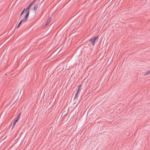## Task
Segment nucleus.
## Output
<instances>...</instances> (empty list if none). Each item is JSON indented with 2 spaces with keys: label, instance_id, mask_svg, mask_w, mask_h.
<instances>
[{
  "label": "nucleus",
  "instance_id": "14",
  "mask_svg": "<svg viewBox=\"0 0 150 150\" xmlns=\"http://www.w3.org/2000/svg\"><path fill=\"white\" fill-rule=\"evenodd\" d=\"M20 25H19L18 24V25L17 27V28H18L19 26Z\"/></svg>",
  "mask_w": 150,
  "mask_h": 150
},
{
  "label": "nucleus",
  "instance_id": "4",
  "mask_svg": "<svg viewBox=\"0 0 150 150\" xmlns=\"http://www.w3.org/2000/svg\"><path fill=\"white\" fill-rule=\"evenodd\" d=\"M38 7V4H35L34 6V9H33L34 10L35 12L36 11V10Z\"/></svg>",
  "mask_w": 150,
  "mask_h": 150
},
{
  "label": "nucleus",
  "instance_id": "9",
  "mask_svg": "<svg viewBox=\"0 0 150 150\" xmlns=\"http://www.w3.org/2000/svg\"><path fill=\"white\" fill-rule=\"evenodd\" d=\"M150 74V71H147L145 74V76L148 75L149 74Z\"/></svg>",
  "mask_w": 150,
  "mask_h": 150
},
{
  "label": "nucleus",
  "instance_id": "13",
  "mask_svg": "<svg viewBox=\"0 0 150 150\" xmlns=\"http://www.w3.org/2000/svg\"><path fill=\"white\" fill-rule=\"evenodd\" d=\"M20 114H19V115L18 116V117H17V119L18 120V118H19V116H20Z\"/></svg>",
  "mask_w": 150,
  "mask_h": 150
},
{
  "label": "nucleus",
  "instance_id": "10",
  "mask_svg": "<svg viewBox=\"0 0 150 150\" xmlns=\"http://www.w3.org/2000/svg\"><path fill=\"white\" fill-rule=\"evenodd\" d=\"M25 8H24V9L23 10V11L21 12V14H20V16H19V18H20L21 17V15L23 14L24 11L25 10Z\"/></svg>",
  "mask_w": 150,
  "mask_h": 150
},
{
  "label": "nucleus",
  "instance_id": "2",
  "mask_svg": "<svg viewBox=\"0 0 150 150\" xmlns=\"http://www.w3.org/2000/svg\"><path fill=\"white\" fill-rule=\"evenodd\" d=\"M27 11L26 15L24 18L25 21H27V18L29 14V10H28V11Z\"/></svg>",
  "mask_w": 150,
  "mask_h": 150
},
{
  "label": "nucleus",
  "instance_id": "8",
  "mask_svg": "<svg viewBox=\"0 0 150 150\" xmlns=\"http://www.w3.org/2000/svg\"><path fill=\"white\" fill-rule=\"evenodd\" d=\"M31 6H30V5H29L28 7L27 8L26 10L25 11V12H26L27 11H28V10H29V9L31 7Z\"/></svg>",
  "mask_w": 150,
  "mask_h": 150
},
{
  "label": "nucleus",
  "instance_id": "5",
  "mask_svg": "<svg viewBox=\"0 0 150 150\" xmlns=\"http://www.w3.org/2000/svg\"><path fill=\"white\" fill-rule=\"evenodd\" d=\"M26 21H25L24 19L23 18V20H22L20 21V22H19L18 23V25H20L22 22L25 23L26 22Z\"/></svg>",
  "mask_w": 150,
  "mask_h": 150
},
{
  "label": "nucleus",
  "instance_id": "12",
  "mask_svg": "<svg viewBox=\"0 0 150 150\" xmlns=\"http://www.w3.org/2000/svg\"><path fill=\"white\" fill-rule=\"evenodd\" d=\"M81 85H80L79 88H78V91H79V90H81Z\"/></svg>",
  "mask_w": 150,
  "mask_h": 150
},
{
  "label": "nucleus",
  "instance_id": "11",
  "mask_svg": "<svg viewBox=\"0 0 150 150\" xmlns=\"http://www.w3.org/2000/svg\"><path fill=\"white\" fill-rule=\"evenodd\" d=\"M78 91H77V92L76 93V94L75 95V97H74V98L76 99V98L78 96L77 95V94L78 93Z\"/></svg>",
  "mask_w": 150,
  "mask_h": 150
},
{
  "label": "nucleus",
  "instance_id": "7",
  "mask_svg": "<svg viewBox=\"0 0 150 150\" xmlns=\"http://www.w3.org/2000/svg\"><path fill=\"white\" fill-rule=\"evenodd\" d=\"M35 0H34L29 5L30 6H31L35 2Z\"/></svg>",
  "mask_w": 150,
  "mask_h": 150
},
{
  "label": "nucleus",
  "instance_id": "3",
  "mask_svg": "<svg viewBox=\"0 0 150 150\" xmlns=\"http://www.w3.org/2000/svg\"><path fill=\"white\" fill-rule=\"evenodd\" d=\"M51 19L52 18L51 17H50L48 18V19L47 20V21L45 25H44V27H45L51 21Z\"/></svg>",
  "mask_w": 150,
  "mask_h": 150
},
{
  "label": "nucleus",
  "instance_id": "6",
  "mask_svg": "<svg viewBox=\"0 0 150 150\" xmlns=\"http://www.w3.org/2000/svg\"><path fill=\"white\" fill-rule=\"evenodd\" d=\"M18 121V120L17 119H16V120H15L13 123V126L12 128V129H13V127L16 124V123Z\"/></svg>",
  "mask_w": 150,
  "mask_h": 150
},
{
  "label": "nucleus",
  "instance_id": "1",
  "mask_svg": "<svg viewBox=\"0 0 150 150\" xmlns=\"http://www.w3.org/2000/svg\"><path fill=\"white\" fill-rule=\"evenodd\" d=\"M98 38V35L96 37L91 38L90 39V42L94 46L95 45L96 41V40H97Z\"/></svg>",
  "mask_w": 150,
  "mask_h": 150
}]
</instances>
